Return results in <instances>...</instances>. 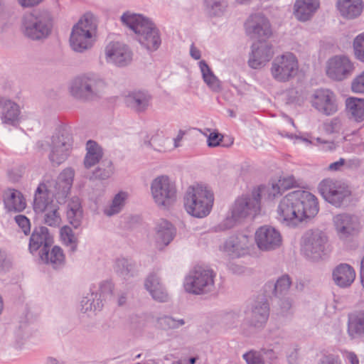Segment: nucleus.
Returning a JSON list of instances; mask_svg holds the SVG:
<instances>
[{"label":"nucleus","mask_w":364,"mask_h":364,"mask_svg":"<svg viewBox=\"0 0 364 364\" xmlns=\"http://www.w3.org/2000/svg\"><path fill=\"white\" fill-rule=\"evenodd\" d=\"M318 212L317 198L304 190L294 191L287 194L277 206V219L284 225L298 226L306 218L314 217Z\"/></svg>","instance_id":"nucleus-1"},{"label":"nucleus","mask_w":364,"mask_h":364,"mask_svg":"<svg viewBox=\"0 0 364 364\" xmlns=\"http://www.w3.org/2000/svg\"><path fill=\"white\" fill-rule=\"evenodd\" d=\"M121 20L136 34L139 42L148 50H155L159 47L161 39L159 31L148 18L140 14L126 12L122 16Z\"/></svg>","instance_id":"nucleus-2"},{"label":"nucleus","mask_w":364,"mask_h":364,"mask_svg":"<svg viewBox=\"0 0 364 364\" xmlns=\"http://www.w3.org/2000/svg\"><path fill=\"white\" fill-rule=\"evenodd\" d=\"M297 182L293 176H280L267 185H259L252 190V216L259 215L262 203L271 202L282 196L285 191L296 187Z\"/></svg>","instance_id":"nucleus-3"},{"label":"nucleus","mask_w":364,"mask_h":364,"mask_svg":"<svg viewBox=\"0 0 364 364\" xmlns=\"http://www.w3.org/2000/svg\"><path fill=\"white\" fill-rule=\"evenodd\" d=\"M97 20L91 13L85 14L73 26L70 36V45L76 52L90 49L97 39Z\"/></svg>","instance_id":"nucleus-4"},{"label":"nucleus","mask_w":364,"mask_h":364,"mask_svg":"<svg viewBox=\"0 0 364 364\" xmlns=\"http://www.w3.org/2000/svg\"><path fill=\"white\" fill-rule=\"evenodd\" d=\"M214 203L210 189L202 185L190 186L184 197V207L191 215L202 218L208 215Z\"/></svg>","instance_id":"nucleus-5"},{"label":"nucleus","mask_w":364,"mask_h":364,"mask_svg":"<svg viewBox=\"0 0 364 364\" xmlns=\"http://www.w3.org/2000/svg\"><path fill=\"white\" fill-rule=\"evenodd\" d=\"M53 28V20L47 13L31 12L25 14L22 19L21 31L32 40L47 38Z\"/></svg>","instance_id":"nucleus-6"},{"label":"nucleus","mask_w":364,"mask_h":364,"mask_svg":"<svg viewBox=\"0 0 364 364\" xmlns=\"http://www.w3.org/2000/svg\"><path fill=\"white\" fill-rule=\"evenodd\" d=\"M318 190L326 201L341 207L351 195L349 186L343 181L326 178L320 182Z\"/></svg>","instance_id":"nucleus-7"},{"label":"nucleus","mask_w":364,"mask_h":364,"mask_svg":"<svg viewBox=\"0 0 364 364\" xmlns=\"http://www.w3.org/2000/svg\"><path fill=\"white\" fill-rule=\"evenodd\" d=\"M215 274L210 269L196 267L186 277L185 290L194 294H202L210 291L214 287Z\"/></svg>","instance_id":"nucleus-8"},{"label":"nucleus","mask_w":364,"mask_h":364,"mask_svg":"<svg viewBox=\"0 0 364 364\" xmlns=\"http://www.w3.org/2000/svg\"><path fill=\"white\" fill-rule=\"evenodd\" d=\"M327 237L321 231H308L302 237L301 252L312 261L321 259L326 255Z\"/></svg>","instance_id":"nucleus-9"},{"label":"nucleus","mask_w":364,"mask_h":364,"mask_svg":"<svg viewBox=\"0 0 364 364\" xmlns=\"http://www.w3.org/2000/svg\"><path fill=\"white\" fill-rule=\"evenodd\" d=\"M151 190L153 198L159 206L168 208L176 201V186L166 176L155 178L151 183Z\"/></svg>","instance_id":"nucleus-10"},{"label":"nucleus","mask_w":364,"mask_h":364,"mask_svg":"<svg viewBox=\"0 0 364 364\" xmlns=\"http://www.w3.org/2000/svg\"><path fill=\"white\" fill-rule=\"evenodd\" d=\"M299 68L296 56L286 53L277 56L272 63L271 73L273 77L279 82H287L293 78Z\"/></svg>","instance_id":"nucleus-11"},{"label":"nucleus","mask_w":364,"mask_h":364,"mask_svg":"<svg viewBox=\"0 0 364 364\" xmlns=\"http://www.w3.org/2000/svg\"><path fill=\"white\" fill-rule=\"evenodd\" d=\"M354 70V63L346 55L333 56L326 63V75L334 81L341 82L350 77Z\"/></svg>","instance_id":"nucleus-12"},{"label":"nucleus","mask_w":364,"mask_h":364,"mask_svg":"<svg viewBox=\"0 0 364 364\" xmlns=\"http://www.w3.org/2000/svg\"><path fill=\"white\" fill-rule=\"evenodd\" d=\"M105 86V82L95 76H83L73 81L71 92L76 97L89 99L101 92Z\"/></svg>","instance_id":"nucleus-13"},{"label":"nucleus","mask_w":364,"mask_h":364,"mask_svg":"<svg viewBox=\"0 0 364 364\" xmlns=\"http://www.w3.org/2000/svg\"><path fill=\"white\" fill-rule=\"evenodd\" d=\"M257 247L262 251H272L279 248L282 244L280 232L269 225L259 228L255 234Z\"/></svg>","instance_id":"nucleus-14"},{"label":"nucleus","mask_w":364,"mask_h":364,"mask_svg":"<svg viewBox=\"0 0 364 364\" xmlns=\"http://www.w3.org/2000/svg\"><path fill=\"white\" fill-rule=\"evenodd\" d=\"M71 145V137L68 134L63 132L53 136L48 155L53 166H59L67 159Z\"/></svg>","instance_id":"nucleus-15"},{"label":"nucleus","mask_w":364,"mask_h":364,"mask_svg":"<svg viewBox=\"0 0 364 364\" xmlns=\"http://www.w3.org/2000/svg\"><path fill=\"white\" fill-rule=\"evenodd\" d=\"M333 222L338 235L342 238L358 233L361 228L358 217L349 213L335 215Z\"/></svg>","instance_id":"nucleus-16"},{"label":"nucleus","mask_w":364,"mask_h":364,"mask_svg":"<svg viewBox=\"0 0 364 364\" xmlns=\"http://www.w3.org/2000/svg\"><path fill=\"white\" fill-rule=\"evenodd\" d=\"M250 238L247 233H238L230 237L222 246L220 250L232 257H240L248 254Z\"/></svg>","instance_id":"nucleus-17"},{"label":"nucleus","mask_w":364,"mask_h":364,"mask_svg":"<svg viewBox=\"0 0 364 364\" xmlns=\"http://www.w3.org/2000/svg\"><path fill=\"white\" fill-rule=\"evenodd\" d=\"M311 104L318 111L326 115L333 114L338 110L334 93L326 89L316 90L312 95Z\"/></svg>","instance_id":"nucleus-18"},{"label":"nucleus","mask_w":364,"mask_h":364,"mask_svg":"<svg viewBox=\"0 0 364 364\" xmlns=\"http://www.w3.org/2000/svg\"><path fill=\"white\" fill-rule=\"evenodd\" d=\"M250 211V205L248 198L237 200L231 209V216L227 218L219 225L220 230H224L232 228L236 223L246 218L249 215Z\"/></svg>","instance_id":"nucleus-19"},{"label":"nucleus","mask_w":364,"mask_h":364,"mask_svg":"<svg viewBox=\"0 0 364 364\" xmlns=\"http://www.w3.org/2000/svg\"><path fill=\"white\" fill-rule=\"evenodd\" d=\"M105 55L107 61L119 66L127 65L132 59V52L128 47L118 42L111 43L107 45L105 48Z\"/></svg>","instance_id":"nucleus-20"},{"label":"nucleus","mask_w":364,"mask_h":364,"mask_svg":"<svg viewBox=\"0 0 364 364\" xmlns=\"http://www.w3.org/2000/svg\"><path fill=\"white\" fill-rule=\"evenodd\" d=\"M273 55L272 46L267 41L254 43L252 50V68H262Z\"/></svg>","instance_id":"nucleus-21"},{"label":"nucleus","mask_w":364,"mask_h":364,"mask_svg":"<svg viewBox=\"0 0 364 364\" xmlns=\"http://www.w3.org/2000/svg\"><path fill=\"white\" fill-rule=\"evenodd\" d=\"M272 34L269 20L261 14L252 16V40L267 41Z\"/></svg>","instance_id":"nucleus-22"},{"label":"nucleus","mask_w":364,"mask_h":364,"mask_svg":"<svg viewBox=\"0 0 364 364\" xmlns=\"http://www.w3.org/2000/svg\"><path fill=\"white\" fill-rule=\"evenodd\" d=\"M332 277L337 286L341 288H347L354 282L355 272L350 264L341 263L334 268Z\"/></svg>","instance_id":"nucleus-23"},{"label":"nucleus","mask_w":364,"mask_h":364,"mask_svg":"<svg viewBox=\"0 0 364 364\" xmlns=\"http://www.w3.org/2000/svg\"><path fill=\"white\" fill-rule=\"evenodd\" d=\"M53 243V239L46 227H38L34 229L29 242L31 252H36L43 247L41 250L48 249Z\"/></svg>","instance_id":"nucleus-24"},{"label":"nucleus","mask_w":364,"mask_h":364,"mask_svg":"<svg viewBox=\"0 0 364 364\" xmlns=\"http://www.w3.org/2000/svg\"><path fill=\"white\" fill-rule=\"evenodd\" d=\"M319 7L318 0H296L294 15L300 21H306Z\"/></svg>","instance_id":"nucleus-25"},{"label":"nucleus","mask_w":364,"mask_h":364,"mask_svg":"<svg viewBox=\"0 0 364 364\" xmlns=\"http://www.w3.org/2000/svg\"><path fill=\"white\" fill-rule=\"evenodd\" d=\"M336 6L341 15L348 19L358 17L363 12V0H338Z\"/></svg>","instance_id":"nucleus-26"},{"label":"nucleus","mask_w":364,"mask_h":364,"mask_svg":"<svg viewBox=\"0 0 364 364\" xmlns=\"http://www.w3.org/2000/svg\"><path fill=\"white\" fill-rule=\"evenodd\" d=\"M269 316V305L266 299L255 302L252 309V326L262 328Z\"/></svg>","instance_id":"nucleus-27"},{"label":"nucleus","mask_w":364,"mask_h":364,"mask_svg":"<svg viewBox=\"0 0 364 364\" xmlns=\"http://www.w3.org/2000/svg\"><path fill=\"white\" fill-rule=\"evenodd\" d=\"M175 230L173 225L166 220H161L156 225L154 240L159 248L168 245L173 240Z\"/></svg>","instance_id":"nucleus-28"},{"label":"nucleus","mask_w":364,"mask_h":364,"mask_svg":"<svg viewBox=\"0 0 364 364\" xmlns=\"http://www.w3.org/2000/svg\"><path fill=\"white\" fill-rule=\"evenodd\" d=\"M347 333L351 339L364 336V311L348 314Z\"/></svg>","instance_id":"nucleus-29"},{"label":"nucleus","mask_w":364,"mask_h":364,"mask_svg":"<svg viewBox=\"0 0 364 364\" xmlns=\"http://www.w3.org/2000/svg\"><path fill=\"white\" fill-rule=\"evenodd\" d=\"M57 203L51 199L50 193L48 191L44 183H41L35 194L33 208L38 213H43L46 210L52 207Z\"/></svg>","instance_id":"nucleus-30"},{"label":"nucleus","mask_w":364,"mask_h":364,"mask_svg":"<svg viewBox=\"0 0 364 364\" xmlns=\"http://www.w3.org/2000/svg\"><path fill=\"white\" fill-rule=\"evenodd\" d=\"M41 259L53 268H58L65 264V255L63 250L58 246H54L50 251L48 249L41 250Z\"/></svg>","instance_id":"nucleus-31"},{"label":"nucleus","mask_w":364,"mask_h":364,"mask_svg":"<svg viewBox=\"0 0 364 364\" xmlns=\"http://www.w3.org/2000/svg\"><path fill=\"white\" fill-rule=\"evenodd\" d=\"M149 101L150 96L141 91L131 92L125 97L127 105L136 112L145 110L149 105Z\"/></svg>","instance_id":"nucleus-32"},{"label":"nucleus","mask_w":364,"mask_h":364,"mask_svg":"<svg viewBox=\"0 0 364 364\" xmlns=\"http://www.w3.org/2000/svg\"><path fill=\"white\" fill-rule=\"evenodd\" d=\"M290 286V278L285 274L279 277L275 283L273 282H267L264 286V291L267 296H270V294H272L275 296H279L286 294Z\"/></svg>","instance_id":"nucleus-33"},{"label":"nucleus","mask_w":364,"mask_h":364,"mask_svg":"<svg viewBox=\"0 0 364 364\" xmlns=\"http://www.w3.org/2000/svg\"><path fill=\"white\" fill-rule=\"evenodd\" d=\"M4 204L9 210L21 212L26 208V200L21 192L9 189L4 193Z\"/></svg>","instance_id":"nucleus-34"},{"label":"nucleus","mask_w":364,"mask_h":364,"mask_svg":"<svg viewBox=\"0 0 364 364\" xmlns=\"http://www.w3.org/2000/svg\"><path fill=\"white\" fill-rule=\"evenodd\" d=\"M145 287L155 300L163 302L168 299V294L156 275L151 274L147 277L145 282Z\"/></svg>","instance_id":"nucleus-35"},{"label":"nucleus","mask_w":364,"mask_h":364,"mask_svg":"<svg viewBox=\"0 0 364 364\" xmlns=\"http://www.w3.org/2000/svg\"><path fill=\"white\" fill-rule=\"evenodd\" d=\"M19 116L20 109L18 105L10 100H6L1 113L3 123L15 125L18 122Z\"/></svg>","instance_id":"nucleus-36"},{"label":"nucleus","mask_w":364,"mask_h":364,"mask_svg":"<svg viewBox=\"0 0 364 364\" xmlns=\"http://www.w3.org/2000/svg\"><path fill=\"white\" fill-rule=\"evenodd\" d=\"M346 109L356 122L364 120V99L350 97L346 101Z\"/></svg>","instance_id":"nucleus-37"},{"label":"nucleus","mask_w":364,"mask_h":364,"mask_svg":"<svg viewBox=\"0 0 364 364\" xmlns=\"http://www.w3.org/2000/svg\"><path fill=\"white\" fill-rule=\"evenodd\" d=\"M67 216L70 223L75 228L80 225L82 217V212L81 210L80 200L78 198H73L69 202Z\"/></svg>","instance_id":"nucleus-38"},{"label":"nucleus","mask_w":364,"mask_h":364,"mask_svg":"<svg viewBox=\"0 0 364 364\" xmlns=\"http://www.w3.org/2000/svg\"><path fill=\"white\" fill-rule=\"evenodd\" d=\"M87 151L84 164L86 168H89L99 162L102 156V151L97 143L93 141H87Z\"/></svg>","instance_id":"nucleus-39"},{"label":"nucleus","mask_w":364,"mask_h":364,"mask_svg":"<svg viewBox=\"0 0 364 364\" xmlns=\"http://www.w3.org/2000/svg\"><path fill=\"white\" fill-rule=\"evenodd\" d=\"M199 65L203 79L208 87L214 92H219L221 89L220 82L213 74L209 66L203 60L199 63Z\"/></svg>","instance_id":"nucleus-40"},{"label":"nucleus","mask_w":364,"mask_h":364,"mask_svg":"<svg viewBox=\"0 0 364 364\" xmlns=\"http://www.w3.org/2000/svg\"><path fill=\"white\" fill-rule=\"evenodd\" d=\"M60 240L63 243L69 246L72 251H75L77 245V238L73 230L68 225L61 228L60 230Z\"/></svg>","instance_id":"nucleus-41"},{"label":"nucleus","mask_w":364,"mask_h":364,"mask_svg":"<svg viewBox=\"0 0 364 364\" xmlns=\"http://www.w3.org/2000/svg\"><path fill=\"white\" fill-rule=\"evenodd\" d=\"M185 324L183 319H175L171 316H164L160 317L156 321L157 328L162 330H170L178 328Z\"/></svg>","instance_id":"nucleus-42"},{"label":"nucleus","mask_w":364,"mask_h":364,"mask_svg":"<svg viewBox=\"0 0 364 364\" xmlns=\"http://www.w3.org/2000/svg\"><path fill=\"white\" fill-rule=\"evenodd\" d=\"M74 171L72 168H66L60 173L58 178L57 184L59 188L65 192L69 190L72 186L74 178Z\"/></svg>","instance_id":"nucleus-43"},{"label":"nucleus","mask_w":364,"mask_h":364,"mask_svg":"<svg viewBox=\"0 0 364 364\" xmlns=\"http://www.w3.org/2000/svg\"><path fill=\"white\" fill-rule=\"evenodd\" d=\"M127 198V194L125 192H120L117 194L113 199L112 205L105 209V214L111 216L118 213L124 205V202Z\"/></svg>","instance_id":"nucleus-44"},{"label":"nucleus","mask_w":364,"mask_h":364,"mask_svg":"<svg viewBox=\"0 0 364 364\" xmlns=\"http://www.w3.org/2000/svg\"><path fill=\"white\" fill-rule=\"evenodd\" d=\"M58 205L55 204L52 207L46 210L45 212V223L50 226L58 225L60 223V216L58 213Z\"/></svg>","instance_id":"nucleus-45"},{"label":"nucleus","mask_w":364,"mask_h":364,"mask_svg":"<svg viewBox=\"0 0 364 364\" xmlns=\"http://www.w3.org/2000/svg\"><path fill=\"white\" fill-rule=\"evenodd\" d=\"M353 48L355 58L358 60L364 62V32L354 39Z\"/></svg>","instance_id":"nucleus-46"},{"label":"nucleus","mask_w":364,"mask_h":364,"mask_svg":"<svg viewBox=\"0 0 364 364\" xmlns=\"http://www.w3.org/2000/svg\"><path fill=\"white\" fill-rule=\"evenodd\" d=\"M205 2L210 9V13L215 16L220 14L227 6V3L224 0H205Z\"/></svg>","instance_id":"nucleus-47"},{"label":"nucleus","mask_w":364,"mask_h":364,"mask_svg":"<svg viewBox=\"0 0 364 364\" xmlns=\"http://www.w3.org/2000/svg\"><path fill=\"white\" fill-rule=\"evenodd\" d=\"M168 141V139H165L163 136H155L151 139V146L154 148V149L160 152H165L168 151V149L166 146Z\"/></svg>","instance_id":"nucleus-48"},{"label":"nucleus","mask_w":364,"mask_h":364,"mask_svg":"<svg viewBox=\"0 0 364 364\" xmlns=\"http://www.w3.org/2000/svg\"><path fill=\"white\" fill-rule=\"evenodd\" d=\"M351 89L354 92L364 93V71L353 80Z\"/></svg>","instance_id":"nucleus-49"},{"label":"nucleus","mask_w":364,"mask_h":364,"mask_svg":"<svg viewBox=\"0 0 364 364\" xmlns=\"http://www.w3.org/2000/svg\"><path fill=\"white\" fill-rule=\"evenodd\" d=\"M15 221L26 235H27L30 232V221L26 216L22 215H16L15 217Z\"/></svg>","instance_id":"nucleus-50"},{"label":"nucleus","mask_w":364,"mask_h":364,"mask_svg":"<svg viewBox=\"0 0 364 364\" xmlns=\"http://www.w3.org/2000/svg\"><path fill=\"white\" fill-rule=\"evenodd\" d=\"M292 301L286 298L280 301L279 303V314L282 316H287L291 314Z\"/></svg>","instance_id":"nucleus-51"},{"label":"nucleus","mask_w":364,"mask_h":364,"mask_svg":"<svg viewBox=\"0 0 364 364\" xmlns=\"http://www.w3.org/2000/svg\"><path fill=\"white\" fill-rule=\"evenodd\" d=\"M223 136L216 131L210 132L208 137V145L210 147H216L220 145Z\"/></svg>","instance_id":"nucleus-52"},{"label":"nucleus","mask_w":364,"mask_h":364,"mask_svg":"<svg viewBox=\"0 0 364 364\" xmlns=\"http://www.w3.org/2000/svg\"><path fill=\"white\" fill-rule=\"evenodd\" d=\"M324 127L327 132H338L341 129V122L338 119L334 118L330 122L326 123Z\"/></svg>","instance_id":"nucleus-53"},{"label":"nucleus","mask_w":364,"mask_h":364,"mask_svg":"<svg viewBox=\"0 0 364 364\" xmlns=\"http://www.w3.org/2000/svg\"><path fill=\"white\" fill-rule=\"evenodd\" d=\"M318 364H341V361L338 355L328 354L323 355Z\"/></svg>","instance_id":"nucleus-54"},{"label":"nucleus","mask_w":364,"mask_h":364,"mask_svg":"<svg viewBox=\"0 0 364 364\" xmlns=\"http://www.w3.org/2000/svg\"><path fill=\"white\" fill-rule=\"evenodd\" d=\"M112 171L111 166H109L108 168L104 169L103 171H102L101 168H98L94 172L93 176L95 178L105 179L110 176Z\"/></svg>","instance_id":"nucleus-55"},{"label":"nucleus","mask_w":364,"mask_h":364,"mask_svg":"<svg viewBox=\"0 0 364 364\" xmlns=\"http://www.w3.org/2000/svg\"><path fill=\"white\" fill-rule=\"evenodd\" d=\"M117 267L118 269V270L121 271L122 273H124L125 272H129L131 269L129 268V267L130 266L129 264H128V261L127 259H124V258H122V259H119L117 261Z\"/></svg>","instance_id":"nucleus-56"},{"label":"nucleus","mask_w":364,"mask_h":364,"mask_svg":"<svg viewBox=\"0 0 364 364\" xmlns=\"http://www.w3.org/2000/svg\"><path fill=\"white\" fill-rule=\"evenodd\" d=\"M43 0H17L20 6L23 8H30L37 6Z\"/></svg>","instance_id":"nucleus-57"},{"label":"nucleus","mask_w":364,"mask_h":364,"mask_svg":"<svg viewBox=\"0 0 364 364\" xmlns=\"http://www.w3.org/2000/svg\"><path fill=\"white\" fill-rule=\"evenodd\" d=\"M262 353L252 350V364H264Z\"/></svg>","instance_id":"nucleus-58"},{"label":"nucleus","mask_w":364,"mask_h":364,"mask_svg":"<svg viewBox=\"0 0 364 364\" xmlns=\"http://www.w3.org/2000/svg\"><path fill=\"white\" fill-rule=\"evenodd\" d=\"M345 162V159L341 158L338 161L330 164L328 166V170L334 171H339L341 170V167L344 166Z\"/></svg>","instance_id":"nucleus-59"},{"label":"nucleus","mask_w":364,"mask_h":364,"mask_svg":"<svg viewBox=\"0 0 364 364\" xmlns=\"http://www.w3.org/2000/svg\"><path fill=\"white\" fill-rule=\"evenodd\" d=\"M262 352L266 355V358L270 361H274L277 359V355L272 349L264 350L262 349Z\"/></svg>","instance_id":"nucleus-60"},{"label":"nucleus","mask_w":364,"mask_h":364,"mask_svg":"<svg viewBox=\"0 0 364 364\" xmlns=\"http://www.w3.org/2000/svg\"><path fill=\"white\" fill-rule=\"evenodd\" d=\"M287 361L289 364H297L298 363V353L296 350H293L288 356Z\"/></svg>","instance_id":"nucleus-61"},{"label":"nucleus","mask_w":364,"mask_h":364,"mask_svg":"<svg viewBox=\"0 0 364 364\" xmlns=\"http://www.w3.org/2000/svg\"><path fill=\"white\" fill-rule=\"evenodd\" d=\"M185 134H186V132L183 130H180L178 132V135L174 139L173 148H178L181 146L180 142L183 139Z\"/></svg>","instance_id":"nucleus-62"},{"label":"nucleus","mask_w":364,"mask_h":364,"mask_svg":"<svg viewBox=\"0 0 364 364\" xmlns=\"http://www.w3.org/2000/svg\"><path fill=\"white\" fill-rule=\"evenodd\" d=\"M8 264L6 254L0 250V270L4 269Z\"/></svg>","instance_id":"nucleus-63"},{"label":"nucleus","mask_w":364,"mask_h":364,"mask_svg":"<svg viewBox=\"0 0 364 364\" xmlns=\"http://www.w3.org/2000/svg\"><path fill=\"white\" fill-rule=\"evenodd\" d=\"M347 358L350 362L351 364H359L357 355L353 352L348 353Z\"/></svg>","instance_id":"nucleus-64"}]
</instances>
